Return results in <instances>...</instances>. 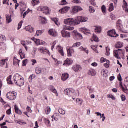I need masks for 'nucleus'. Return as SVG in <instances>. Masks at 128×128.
Instances as JSON below:
<instances>
[{"label": "nucleus", "instance_id": "nucleus-1", "mask_svg": "<svg viewBox=\"0 0 128 128\" xmlns=\"http://www.w3.org/2000/svg\"><path fill=\"white\" fill-rule=\"evenodd\" d=\"M88 20V18H84L82 16L77 17L75 20L72 18L66 19L64 20L65 24L70 26H63L64 30H74V26L80 24V22H86Z\"/></svg>", "mask_w": 128, "mask_h": 128}, {"label": "nucleus", "instance_id": "nucleus-2", "mask_svg": "<svg viewBox=\"0 0 128 128\" xmlns=\"http://www.w3.org/2000/svg\"><path fill=\"white\" fill-rule=\"evenodd\" d=\"M14 82L18 86H22L24 84V78L20 74H16L13 78Z\"/></svg>", "mask_w": 128, "mask_h": 128}, {"label": "nucleus", "instance_id": "nucleus-3", "mask_svg": "<svg viewBox=\"0 0 128 128\" xmlns=\"http://www.w3.org/2000/svg\"><path fill=\"white\" fill-rule=\"evenodd\" d=\"M74 92L75 91L72 88L66 89L64 90V94L66 96H68L69 98H72V100H76V98L72 97L74 96Z\"/></svg>", "mask_w": 128, "mask_h": 128}, {"label": "nucleus", "instance_id": "nucleus-4", "mask_svg": "<svg viewBox=\"0 0 128 128\" xmlns=\"http://www.w3.org/2000/svg\"><path fill=\"white\" fill-rule=\"evenodd\" d=\"M16 92H13L8 93L6 96L8 100H14L16 98Z\"/></svg>", "mask_w": 128, "mask_h": 128}, {"label": "nucleus", "instance_id": "nucleus-5", "mask_svg": "<svg viewBox=\"0 0 128 128\" xmlns=\"http://www.w3.org/2000/svg\"><path fill=\"white\" fill-rule=\"evenodd\" d=\"M38 50L40 54H48V56H50V52L46 49V48L42 47L38 49Z\"/></svg>", "mask_w": 128, "mask_h": 128}, {"label": "nucleus", "instance_id": "nucleus-6", "mask_svg": "<svg viewBox=\"0 0 128 128\" xmlns=\"http://www.w3.org/2000/svg\"><path fill=\"white\" fill-rule=\"evenodd\" d=\"M116 28L118 30H120V32H122V29L124 28V26L122 25V21L120 20H118L116 22Z\"/></svg>", "mask_w": 128, "mask_h": 128}, {"label": "nucleus", "instance_id": "nucleus-7", "mask_svg": "<svg viewBox=\"0 0 128 128\" xmlns=\"http://www.w3.org/2000/svg\"><path fill=\"white\" fill-rule=\"evenodd\" d=\"M67 56L70 58L72 56V54H74V50L72 47H67Z\"/></svg>", "mask_w": 128, "mask_h": 128}, {"label": "nucleus", "instance_id": "nucleus-8", "mask_svg": "<svg viewBox=\"0 0 128 128\" xmlns=\"http://www.w3.org/2000/svg\"><path fill=\"white\" fill-rule=\"evenodd\" d=\"M108 34V36H111V38H118L119 36L118 34H116V30H114L109 31Z\"/></svg>", "mask_w": 128, "mask_h": 128}, {"label": "nucleus", "instance_id": "nucleus-9", "mask_svg": "<svg viewBox=\"0 0 128 128\" xmlns=\"http://www.w3.org/2000/svg\"><path fill=\"white\" fill-rule=\"evenodd\" d=\"M80 10H82V8L80 6H75L72 8V14H78V12H80Z\"/></svg>", "mask_w": 128, "mask_h": 128}, {"label": "nucleus", "instance_id": "nucleus-10", "mask_svg": "<svg viewBox=\"0 0 128 128\" xmlns=\"http://www.w3.org/2000/svg\"><path fill=\"white\" fill-rule=\"evenodd\" d=\"M62 38H69L71 36L70 33V32L66 31L65 30H62Z\"/></svg>", "mask_w": 128, "mask_h": 128}, {"label": "nucleus", "instance_id": "nucleus-11", "mask_svg": "<svg viewBox=\"0 0 128 128\" xmlns=\"http://www.w3.org/2000/svg\"><path fill=\"white\" fill-rule=\"evenodd\" d=\"M70 8L69 6H65L64 8L60 10H59V12H60V14H66V12H68L70 10Z\"/></svg>", "mask_w": 128, "mask_h": 128}, {"label": "nucleus", "instance_id": "nucleus-12", "mask_svg": "<svg viewBox=\"0 0 128 128\" xmlns=\"http://www.w3.org/2000/svg\"><path fill=\"white\" fill-rule=\"evenodd\" d=\"M72 70L75 72H80L82 70V68L80 65H75L72 67Z\"/></svg>", "mask_w": 128, "mask_h": 128}, {"label": "nucleus", "instance_id": "nucleus-13", "mask_svg": "<svg viewBox=\"0 0 128 128\" xmlns=\"http://www.w3.org/2000/svg\"><path fill=\"white\" fill-rule=\"evenodd\" d=\"M72 62H74V61L72 59L68 58L64 61V66H72Z\"/></svg>", "mask_w": 128, "mask_h": 128}, {"label": "nucleus", "instance_id": "nucleus-14", "mask_svg": "<svg viewBox=\"0 0 128 128\" xmlns=\"http://www.w3.org/2000/svg\"><path fill=\"white\" fill-rule=\"evenodd\" d=\"M48 90H50V92H52L53 94H56V96H58V91L56 90L54 86H49Z\"/></svg>", "mask_w": 128, "mask_h": 128}, {"label": "nucleus", "instance_id": "nucleus-15", "mask_svg": "<svg viewBox=\"0 0 128 128\" xmlns=\"http://www.w3.org/2000/svg\"><path fill=\"white\" fill-rule=\"evenodd\" d=\"M56 50H58L59 54H60L62 56H64V48L58 46L56 47Z\"/></svg>", "mask_w": 128, "mask_h": 128}, {"label": "nucleus", "instance_id": "nucleus-16", "mask_svg": "<svg viewBox=\"0 0 128 128\" xmlns=\"http://www.w3.org/2000/svg\"><path fill=\"white\" fill-rule=\"evenodd\" d=\"M120 52H122V50H118L114 51V56L118 58V60H120Z\"/></svg>", "mask_w": 128, "mask_h": 128}, {"label": "nucleus", "instance_id": "nucleus-17", "mask_svg": "<svg viewBox=\"0 0 128 128\" xmlns=\"http://www.w3.org/2000/svg\"><path fill=\"white\" fill-rule=\"evenodd\" d=\"M26 30L27 32H30V34L34 32V28L31 26H26Z\"/></svg>", "mask_w": 128, "mask_h": 128}, {"label": "nucleus", "instance_id": "nucleus-18", "mask_svg": "<svg viewBox=\"0 0 128 128\" xmlns=\"http://www.w3.org/2000/svg\"><path fill=\"white\" fill-rule=\"evenodd\" d=\"M48 34H50V36H52L56 37V36H58V32H56L54 30H50V31L48 32Z\"/></svg>", "mask_w": 128, "mask_h": 128}, {"label": "nucleus", "instance_id": "nucleus-19", "mask_svg": "<svg viewBox=\"0 0 128 128\" xmlns=\"http://www.w3.org/2000/svg\"><path fill=\"white\" fill-rule=\"evenodd\" d=\"M22 44L25 48L26 52H28V46H26V44H32V42L26 41V42L24 41H22Z\"/></svg>", "mask_w": 128, "mask_h": 128}, {"label": "nucleus", "instance_id": "nucleus-20", "mask_svg": "<svg viewBox=\"0 0 128 128\" xmlns=\"http://www.w3.org/2000/svg\"><path fill=\"white\" fill-rule=\"evenodd\" d=\"M41 11L44 12V14H50V10L48 7H44L41 8Z\"/></svg>", "mask_w": 128, "mask_h": 128}, {"label": "nucleus", "instance_id": "nucleus-21", "mask_svg": "<svg viewBox=\"0 0 128 128\" xmlns=\"http://www.w3.org/2000/svg\"><path fill=\"white\" fill-rule=\"evenodd\" d=\"M80 30L85 34H90V30H88L86 28H82L80 29Z\"/></svg>", "mask_w": 128, "mask_h": 128}, {"label": "nucleus", "instance_id": "nucleus-22", "mask_svg": "<svg viewBox=\"0 0 128 128\" xmlns=\"http://www.w3.org/2000/svg\"><path fill=\"white\" fill-rule=\"evenodd\" d=\"M36 72L37 74H40L42 72H44V68L38 67L36 69Z\"/></svg>", "mask_w": 128, "mask_h": 128}, {"label": "nucleus", "instance_id": "nucleus-23", "mask_svg": "<svg viewBox=\"0 0 128 128\" xmlns=\"http://www.w3.org/2000/svg\"><path fill=\"white\" fill-rule=\"evenodd\" d=\"M68 78H70V75L66 73H65L64 74H62V80H63V82H66V80H68Z\"/></svg>", "mask_w": 128, "mask_h": 128}, {"label": "nucleus", "instance_id": "nucleus-24", "mask_svg": "<svg viewBox=\"0 0 128 128\" xmlns=\"http://www.w3.org/2000/svg\"><path fill=\"white\" fill-rule=\"evenodd\" d=\"M60 114L56 113L53 116H52V118H54V120L58 122V118H60Z\"/></svg>", "mask_w": 128, "mask_h": 128}, {"label": "nucleus", "instance_id": "nucleus-25", "mask_svg": "<svg viewBox=\"0 0 128 128\" xmlns=\"http://www.w3.org/2000/svg\"><path fill=\"white\" fill-rule=\"evenodd\" d=\"M19 54L20 56L21 60H24V58H26V54L24 52H22V50L20 49L19 50Z\"/></svg>", "mask_w": 128, "mask_h": 128}, {"label": "nucleus", "instance_id": "nucleus-26", "mask_svg": "<svg viewBox=\"0 0 128 128\" xmlns=\"http://www.w3.org/2000/svg\"><path fill=\"white\" fill-rule=\"evenodd\" d=\"M14 108L16 114H20V116L22 114V112L18 109V107L16 105H15Z\"/></svg>", "mask_w": 128, "mask_h": 128}, {"label": "nucleus", "instance_id": "nucleus-27", "mask_svg": "<svg viewBox=\"0 0 128 128\" xmlns=\"http://www.w3.org/2000/svg\"><path fill=\"white\" fill-rule=\"evenodd\" d=\"M88 74L89 76H96V73L94 70L91 69L88 71Z\"/></svg>", "mask_w": 128, "mask_h": 128}, {"label": "nucleus", "instance_id": "nucleus-28", "mask_svg": "<svg viewBox=\"0 0 128 128\" xmlns=\"http://www.w3.org/2000/svg\"><path fill=\"white\" fill-rule=\"evenodd\" d=\"M92 42H100V39L98 38V36L94 35L92 37Z\"/></svg>", "mask_w": 128, "mask_h": 128}, {"label": "nucleus", "instance_id": "nucleus-29", "mask_svg": "<svg viewBox=\"0 0 128 128\" xmlns=\"http://www.w3.org/2000/svg\"><path fill=\"white\" fill-rule=\"evenodd\" d=\"M15 122L16 124H18L20 126H24V124H26V122H24V120H15Z\"/></svg>", "mask_w": 128, "mask_h": 128}, {"label": "nucleus", "instance_id": "nucleus-30", "mask_svg": "<svg viewBox=\"0 0 128 128\" xmlns=\"http://www.w3.org/2000/svg\"><path fill=\"white\" fill-rule=\"evenodd\" d=\"M6 22L8 24H10L12 20V16L6 15Z\"/></svg>", "mask_w": 128, "mask_h": 128}, {"label": "nucleus", "instance_id": "nucleus-31", "mask_svg": "<svg viewBox=\"0 0 128 128\" xmlns=\"http://www.w3.org/2000/svg\"><path fill=\"white\" fill-rule=\"evenodd\" d=\"M114 4L112 3L109 5L108 11L110 12H114Z\"/></svg>", "mask_w": 128, "mask_h": 128}, {"label": "nucleus", "instance_id": "nucleus-32", "mask_svg": "<svg viewBox=\"0 0 128 128\" xmlns=\"http://www.w3.org/2000/svg\"><path fill=\"white\" fill-rule=\"evenodd\" d=\"M124 46V43L122 42H118L116 44V48H122Z\"/></svg>", "mask_w": 128, "mask_h": 128}, {"label": "nucleus", "instance_id": "nucleus-33", "mask_svg": "<svg viewBox=\"0 0 128 128\" xmlns=\"http://www.w3.org/2000/svg\"><path fill=\"white\" fill-rule=\"evenodd\" d=\"M45 112L46 114H50V112H52V109L50 108V107L48 106L46 108Z\"/></svg>", "mask_w": 128, "mask_h": 128}, {"label": "nucleus", "instance_id": "nucleus-34", "mask_svg": "<svg viewBox=\"0 0 128 128\" xmlns=\"http://www.w3.org/2000/svg\"><path fill=\"white\" fill-rule=\"evenodd\" d=\"M123 8H124L125 12H126V10L128 9V3L126 2V0H123Z\"/></svg>", "mask_w": 128, "mask_h": 128}, {"label": "nucleus", "instance_id": "nucleus-35", "mask_svg": "<svg viewBox=\"0 0 128 128\" xmlns=\"http://www.w3.org/2000/svg\"><path fill=\"white\" fill-rule=\"evenodd\" d=\"M95 32H98V34L102 32V27L96 26L95 29Z\"/></svg>", "mask_w": 128, "mask_h": 128}, {"label": "nucleus", "instance_id": "nucleus-36", "mask_svg": "<svg viewBox=\"0 0 128 128\" xmlns=\"http://www.w3.org/2000/svg\"><path fill=\"white\" fill-rule=\"evenodd\" d=\"M100 62L102 64L104 63V62H106L107 64H110V60H106V59L104 58H101Z\"/></svg>", "mask_w": 128, "mask_h": 128}, {"label": "nucleus", "instance_id": "nucleus-37", "mask_svg": "<svg viewBox=\"0 0 128 128\" xmlns=\"http://www.w3.org/2000/svg\"><path fill=\"white\" fill-rule=\"evenodd\" d=\"M6 60H0V66H4L6 64Z\"/></svg>", "mask_w": 128, "mask_h": 128}, {"label": "nucleus", "instance_id": "nucleus-38", "mask_svg": "<svg viewBox=\"0 0 128 128\" xmlns=\"http://www.w3.org/2000/svg\"><path fill=\"white\" fill-rule=\"evenodd\" d=\"M44 120V122L46 124V126H50V120L48 118H45Z\"/></svg>", "mask_w": 128, "mask_h": 128}, {"label": "nucleus", "instance_id": "nucleus-39", "mask_svg": "<svg viewBox=\"0 0 128 128\" xmlns=\"http://www.w3.org/2000/svg\"><path fill=\"white\" fill-rule=\"evenodd\" d=\"M32 6H37V4H40V2L38 0H32Z\"/></svg>", "mask_w": 128, "mask_h": 128}, {"label": "nucleus", "instance_id": "nucleus-40", "mask_svg": "<svg viewBox=\"0 0 128 128\" xmlns=\"http://www.w3.org/2000/svg\"><path fill=\"white\" fill-rule=\"evenodd\" d=\"M36 76L34 74L31 75L28 78V82H32V80H34V78H36Z\"/></svg>", "mask_w": 128, "mask_h": 128}, {"label": "nucleus", "instance_id": "nucleus-41", "mask_svg": "<svg viewBox=\"0 0 128 128\" xmlns=\"http://www.w3.org/2000/svg\"><path fill=\"white\" fill-rule=\"evenodd\" d=\"M102 10L103 14H106V8L104 5H103L102 7Z\"/></svg>", "mask_w": 128, "mask_h": 128}, {"label": "nucleus", "instance_id": "nucleus-42", "mask_svg": "<svg viewBox=\"0 0 128 128\" xmlns=\"http://www.w3.org/2000/svg\"><path fill=\"white\" fill-rule=\"evenodd\" d=\"M7 82L9 84H12V76H10L7 78Z\"/></svg>", "mask_w": 128, "mask_h": 128}, {"label": "nucleus", "instance_id": "nucleus-43", "mask_svg": "<svg viewBox=\"0 0 128 128\" xmlns=\"http://www.w3.org/2000/svg\"><path fill=\"white\" fill-rule=\"evenodd\" d=\"M75 36H78V38H80V40H82V35L81 34H80L78 32H76L75 33Z\"/></svg>", "mask_w": 128, "mask_h": 128}, {"label": "nucleus", "instance_id": "nucleus-44", "mask_svg": "<svg viewBox=\"0 0 128 128\" xmlns=\"http://www.w3.org/2000/svg\"><path fill=\"white\" fill-rule=\"evenodd\" d=\"M80 42H76L74 44L72 48H78V46H80Z\"/></svg>", "mask_w": 128, "mask_h": 128}, {"label": "nucleus", "instance_id": "nucleus-45", "mask_svg": "<svg viewBox=\"0 0 128 128\" xmlns=\"http://www.w3.org/2000/svg\"><path fill=\"white\" fill-rule=\"evenodd\" d=\"M80 50L81 52H84L86 54H88V50H87L86 48H84L82 46L80 47Z\"/></svg>", "mask_w": 128, "mask_h": 128}, {"label": "nucleus", "instance_id": "nucleus-46", "mask_svg": "<svg viewBox=\"0 0 128 128\" xmlns=\"http://www.w3.org/2000/svg\"><path fill=\"white\" fill-rule=\"evenodd\" d=\"M68 2H66V0H62L61 2L60 3V6H66L68 4Z\"/></svg>", "mask_w": 128, "mask_h": 128}, {"label": "nucleus", "instance_id": "nucleus-47", "mask_svg": "<svg viewBox=\"0 0 128 128\" xmlns=\"http://www.w3.org/2000/svg\"><path fill=\"white\" fill-rule=\"evenodd\" d=\"M89 11L91 14H94V12H96V10H94V8L92 6H90Z\"/></svg>", "mask_w": 128, "mask_h": 128}, {"label": "nucleus", "instance_id": "nucleus-48", "mask_svg": "<svg viewBox=\"0 0 128 128\" xmlns=\"http://www.w3.org/2000/svg\"><path fill=\"white\" fill-rule=\"evenodd\" d=\"M22 24H24V21H21L18 24V30H20V28H22Z\"/></svg>", "mask_w": 128, "mask_h": 128}, {"label": "nucleus", "instance_id": "nucleus-49", "mask_svg": "<svg viewBox=\"0 0 128 128\" xmlns=\"http://www.w3.org/2000/svg\"><path fill=\"white\" fill-rule=\"evenodd\" d=\"M44 32V30H38L36 31V34L38 36H40Z\"/></svg>", "mask_w": 128, "mask_h": 128}, {"label": "nucleus", "instance_id": "nucleus-50", "mask_svg": "<svg viewBox=\"0 0 128 128\" xmlns=\"http://www.w3.org/2000/svg\"><path fill=\"white\" fill-rule=\"evenodd\" d=\"M76 103L78 104H80V106H82V100H80V98H78L76 100Z\"/></svg>", "mask_w": 128, "mask_h": 128}, {"label": "nucleus", "instance_id": "nucleus-51", "mask_svg": "<svg viewBox=\"0 0 128 128\" xmlns=\"http://www.w3.org/2000/svg\"><path fill=\"white\" fill-rule=\"evenodd\" d=\"M110 48L107 47L106 48V56H110Z\"/></svg>", "mask_w": 128, "mask_h": 128}, {"label": "nucleus", "instance_id": "nucleus-52", "mask_svg": "<svg viewBox=\"0 0 128 128\" xmlns=\"http://www.w3.org/2000/svg\"><path fill=\"white\" fill-rule=\"evenodd\" d=\"M35 40V42L37 44V46H40L42 44V43L40 42V40L38 39H34Z\"/></svg>", "mask_w": 128, "mask_h": 128}, {"label": "nucleus", "instance_id": "nucleus-53", "mask_svg": "<svg viewBox=\"0 0 128 128\" xmlns=\"http://www.w3.org/2000/svg\"><path fill=\"white\" fill-rule=\"evenodd\" d=\"M91 48H92V50H94L95 52H96V54H98V50H96V48H98L96 46H91Z\"/></svg>", "mask_w": 128, "mask_h": 128}, {"label": "nucleus", "instance_id": "nucleus-54", "mask_svg": "<svg viewBox=\"0 0 128 128\" xmlns=\"http://www.w3.org/2000/svg\"><path fill=\"white\" fill-rule=\"evenodd\" d=\"M108 98H112L113 100H116V98H114V96H112V94H108Z\"/></svg>", "mask_w": 128, "mask_h": 128}, {"label": "nucleus", "instance_id": "nucleus-55", "mask_svg": "<svg viewBox=\"0 0 128 128\" xmlns=\"http://www.w3.org/2000/svg\"><path fill=\"white\" fill-rule=\"evenodd\" d=\"M58 112L60 114H66V111L62 110V109H60Z\"/></svg>", "mask_w": 128, "mask_h": 128}, {"label": "nucleus", "instance_id": "nucleus-56", "mask_svg": "<svg viewBox=\"0 0 128 128\" xmlns=\"http://www.w3.org/2000/svg\"><path fill=\"white\" fill-rule=\"evenodd\" d=\"M121 99L122 102H126V96L124 95H121Z\"/></svg>", "mask_w": 128, "mask_h": 128}, {"label": "nucleus", "instance_id": "nucleus-57", "mask_svg": "<svg viewBox=\"0 0 128 128\" xmlns=\"http://www.w3.org/2000/svg\"><path fill=\"white\" fill-rule=\"evenodd\" d=\"M10 0H4L3 2V4H7L8 6H10V4L8 3Z\"/></svg>", "mask_w": 128, "mask_h": 128}, {"label": "nucleus", "instance_id": "nucleus-58", "mask_svg": "<svg viewBox=\"0 0 128 128\" xmlns=\"http://www.w3.org/2000/svg\"><path fill=\"white\" fill-rule=\"evenodd\" d=\"M42 20V24H46V19L44 17H41Z\"/></svg>", "mask_w": 128, "mask_h": 128}, {"label": "nucleus", "instance_id": "nucleus-59", "mask_svg": "<svg viewBox=\"0 0 128 128\" xmlns=\"http://www.w3.org/2000/svg\"><path fill=\"white\" fill-rule=\"evenodd\" d=\"M53 22H55L56 24V26H58V20L57 18H55L54 19H53Z\"/></svg>", "mask_w": 128, "mask_h": 128}, {"label": "nucleus", "instance_id": "nucleus-60", "mask_svg": "<svg viewBox=\"0 0 128 128\" xmlns=\"http://www.w3.org/2000/svg\"><path fill=\"white\" fill-rule=\"evenodd\" d=\"M6 114H8V116H10V114H12V108L6 111Z\"/></svg>", "mask_w": 128, "mask_h": 128}, {"label": "nucleus", "instance_id": "nucleus-61", "mask_svg": "<svg viewBox=\"0 0 128 128\" xmlns=\"http://www.w3.org/2000/svg\"><path fill=\"white\" fill-rule=\"evenodd\" d=\"M118 80L120 82H122V75H120V74H119V75H118Z\"/></svg>", "mask_w": 128, "mask_h": 128}, {"label": "nucleus", "instance_id": "nucleus-62", "mask_svg": "<svg viewBox=\"0 0 128 128\" xmlns=\"http://www.w3.org/2000/svg\"><path fill=\"white\" fill-rule=\"evenodd\" d=\"M27 62H28V60L26 59V60H23V62H22L23 66H26Z\"/></svg>", "mask_w": 128, "mask_h": 128}, {"label": "nucleus", "instance_id": "nucleus-63", "mask_svg": "<svg viewBox=\"0 0 128 128\" xmlns=\"http://www.w3.org/2000/svg\"><path fill=\"white\" fill-rule=\"evenodd\" d=\"M122 90L123 92H125L126 94V92H128V90L127 87H126L125 88L122 87Z\"/></svg>", "mask_w": 128, "mask_h": 128}, {"label": "nucleus", "instance_id": "nucleus-64", "mask_svg": "<svg viewBox=\"0 0 128 128\" xmlns=\"http://www.w3.org/2000/svg\"><path fill=\"white\" fill-rule=\"evenodd\" d=\"M110 63H107L106 64H104V66L105 68H110Z\"/></svg>", "mask_w": 128, "mask_h": 128}]
</instances>
